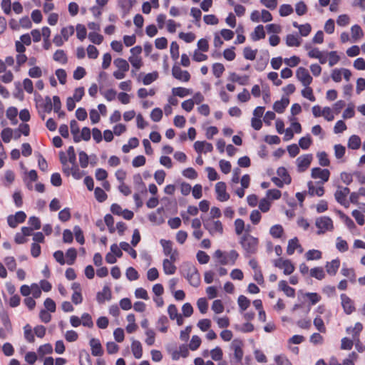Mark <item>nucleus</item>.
Masks as SVG:
<instances>
[{"instance_id": "1", "label": "nucleus", "mask_w": 365, "mask_h": 365, "mask_svg": "<svg viewBox=\"0 0 365 365\" xmlns=\"http://www.w3.org/2000/svg\"><path fill=\"white\" fill-rule=\"evenodd\" d=\"M240 243L245 252L246 257H250L257 252L259 240L250 234L242 235Z\"/></svg>"}, {"instance_id": "2", "label": "nucleus", "mask_w": 365, "mask_h": 365, "mask_svg": "<svg viewBox=\"0 0 365 365\" xmlns=\"http://www.w3.org/2000/svg\"><path fill=\"white\" fill-rule=\"evenodd\" d=\"M203 226L212 236L217 234L221 235L223 233V226L220 220L207 218L203 220Z\"/></svg>"}, {"instance_id": "3", "label": "nucleus", "mask_w": 365, "mask_h": 365, "mask_svg": "<svg viewBox=\"0 0 365 365\" xmlns=\"http://www.w3.org/2000/svg\"><path fill=\"white\" fill-rule=\"evenodd\" d=\"M186 272V278L190 284L193 287H198L200 284V276L197 268L191 264H188L185 270Z\"/></svg>"}, {"instance_id": "4", "label": "nucleus", "mask_w": 365, "mask_h": 365, "mask_svg": "<svg viewBox=\"0 0 365 365\" xmlns=\"http://www.w3.org/2000/svg\"><path fill=\"white\" fill-rule=\"evenodd\" d=\"M161 245L163 249V253L167 257H169V259L172 260H178L179 257V252L177 248L174 247V244L173 242L170 240H161Z\"/></svg>"}, {"instance_id": "5", "label": "nucleus", "mask_w": 365, "mask_h": 365, "mask_svg": "<svg viewBox=\"0 0 365 365\" xmlns=\"http://www.w3.org/2000/svg\"><path fill=\"white\" fill-rule=\"evenodd\" d=\"M315 224L319 229L317 231L318 235H322L327 230H329L333 228L332 220L328 217H322L317 218Z\"/></svg>"}, {"instance_id": "6", "label": "nucleus", "mask_w": 365, "mask_h": 365, "mask_svg": "<svg viewBox=\"0 0 365 365\" xmlns=\"http://www.w3.org/2000/svg\"><path fill=\"white\" fill-rule=\"evenodd\" d=\"M311 176L314 179H320L321 182H317V184L324 183L329 180L330 172L327 169H322L320 168H314L311 171Z\"/></svg>"}, {"instance_id": "7", "label": "nucleus", "mask_w": 365, "mask_h": 365, "mask_svg": "<svg viewBox=\"0 0 365 365\" xmlns=\"http://www.w3.org/2000/svg\"><path fill=\"white\" fill-rule=\"evenodd\" d=\"M296 77L304 86H308L312 82V77L310 76L308 70L304 67H299L297 70Z\"/></svg>"}, {"instance_id": "8", "label": "nucleus", "mask_w": 365, "mask_h": 365, "mask_svg": "<svg viewBox=\"0 0 365 365\" xmlns=\"http://www.w3.org/2000/svg\"><path fill=\"white\" fill-rule=\"evenodd\" d=\"M243 345V342L237 339H234L230 344V349L234 351V357L237 362H240L242 359L244 355Z\"/></svg>"}, {"instance_id": "9", "label": "nucleus", "mask_w": 365, "mask_h": 365, "mask_svg": "<svg viewBox=\"0 0 365 365\" xmlns=\"http://www.w3.org/2000/svg\"><path fill=\"white\" fill-rule=\"evenodd\" d=\"M26 218V215L24 212L18 211L15 215H11L7 217V222L11 227L14 228L18 224L24 222Z\"/></svg>"}, {"instance_id": "10", "label": "nucleus", "mask_w": 365, "mask_h": 365, "mask_svg": "<svg viewBox=\"0 0 365 365\" xmlns=\"http://www.w3.org/2000/svg\"><path fill=\"white\" fill-rule=\"evenodd\" d=\"M215 192L217 195V200L225 202L229 200L230 195L226 192V185L223 182H218L215 185Z\"/></svg>"}, {"instance_id": "11", "label": "nucleus", "mask_w": 365, "mask_h": 365, "mask_svg": "<svg viewBox=\"0 0 365 365\" xmlns=\"http://www.w3.org/2000/svg\"><path fill=\"white\" fill-rule=\"evenodd\" d=\"M173 77L179 81L187 82L190 79V74L187 71H182L179 66H175L172 69Z\"/></svg>"}, {"instance_id": "12", "label": "nucleus", "mask_w": 365, "mask_h": 365, "mask_svg": "<svg viewBox=\"0 0 365 365\" xmlns=\"http://www.w3.org/2000/svg\"><path fill=\"white\" fill-rule=\"evenodd\" d=\"M312 160V155L311 154L299 156L296 160L298 170L299 172H304L310 165Z\"/></svg>"}, {"instance_id": "13", "label": "nucleus", "mask_w": 365, "mask_h": 365, "mask_svg": "<svg viewBox=\"0 0 365 365\" xmlns=\"http://www.w3.org/2000/svg\"><path fill=\"white\" fill-rule=\"evenodd\" d=\"M89 344L91 349V354L94 356H101L103 354L102 345L98 339L92 338Z\"/></svg>"}, {"instance_id": "14", "label": "nucleus", "mask_w": 365, "mask_h": 365, "mask_svg": "<svg viewBox=\"0 0 365 365\" xmlns=\"http://www.w3.org/2000/svg\"><path fill=\"white\" fill-rule=\"evenodd\" d=\"M341 299L344 311L347 314H351L355 309L353 301L345 294H341Z\"/></svg>"}, {"instance_id": "15", "label": "nucleus", "mask_w": 365, "mask_h": 365, "mask_svg": "<svg viewBox=\"0 0 365 365\" xmlns=\"http://www.w3.org/2000/svg\"><path fill=\"white\" fill-rule=\"evenodd\" d=\"M68 162L71 164V170H73V177L75 179H81L83 173L80 170L78 165L76 163V155L67 157Z\"/></svg>"}, {"instance_id": "16", "label": "nucleus", "mask_w": 365, "mask_h": 365, "mask_svg": "<svg viewBox=\"0 0 365 365\" xmlns=\"http://www.w3.org/2000/svg\"><path fill=\"white\" fill-rule=\"evenodd\" d=\"M194 148L198 153H206L211 152L213 149V146L211 143L206 141H196L194 143Z\"/></svg>"}, {"instance_id": "17", "label": "nucleus", "mask_w": 365, "mask_h": 365, "mask_svg": "<svg viewBox=\"0 0 365 365\" xmlns=\"http://www.w3.org/2000/svg\"><path fill=\"white\" fill-rule=\"evenodd\" d=\"M168 312L171 319H176L177 324L178 326L182 325L184 322L182 316L180 314H178V309L175 305H170Z\"/></svg>"}, {"instance_id": "18", "label": "nucleus", "mask_w": 365, "mask_h": 365, "mask_svg": "<svg viewBox=\"0 0 365 365\" xmlns=\"http://www.w3.org/2000/svg\"><path fill=\"white\" fill-rule=\"evenodd\" d=\"M111 299V291L108 286H104L103 290L97 293L96 300L99 304L104 303Z\"/></svg>"}, {"instance_id": "19", "label": "nucleus", "mask_w": 365, "mask_h": 365, "mask_svg": "<svg viewBox=\"0 0 365 365\" xmlns=\"http://www.w3.org/2000/svg\"><path fill=\"white\" fill-rule=\"evenodd\" d=\"M59 160L62 164V170L63 173L67 176L70 175L73 176V170H71V167H70L68 165L67 156L63 151L59 153Z\"/></svg>"}, {"instance_id": "20", "label": "nucleus", "mask_w": 365, "mask_h": 365, "mask_svg": "<svg viewBox=\"0 0 365 365\" xmlns=\"http://www.w3.org/2000/svg\"><path fill=\"white\" fill-rule=\"evenodd\" d=\"M177 260H172L171 259H165L163 260V271L165 274H173L176 272L177 267L174 263Z\"/></svg>"}, {"instance_id": "21", "label": "nucleus", "mask_w": 365, "mask_h": 365, "mask_svg": "<svg viewBox=\"0 0 365 365\" xmlns=\"http://www.w3.org/2000/svg\"><path fill=\"white\" fill-rule=\"evenodd\" d=\"M350 193V190L347 187L338 186L334 193V197L337 202L346 199L347 195Z\"/></svg>"}, {"instance_id": "22", "label": "nucleus", "mask_w": 365, "mask_h": 365, "mask_svg": "<svg viewBox=\"0 0 365 365\" xmlns=\"http://www.w3.org/2000/svg\"><path fill=\"white\" fill-rule=\"evenodd\" d=\"M340 266V260L339 259H333L327 262L325 267L327 272L330 275H335Z\"/></svg>"}, {"instance_id": "23", "label": "nucleus", "mask_w": 365, "mask_h": 365, "mask_svg": "<svg viewBox=\"0 0 365 365\" xmlns=\"http://www.w3.org/2000/svg\"><path fill=\"white\" fill-rule=\"evenodd\" d=\"M286 44L289 47L299 46L302 38L297 34H288L285 38Z\"/></svg>"}, {"instance_id": "24", "label": "nucleus", "mask_w": 365, "mask_h": 365, "mask_svg": "<svg viewBox=\"0 0 365 365\" xmlns=\"http://www.w3.org/2000/svg\"><path fill=\"white\" fill-rule=\"evenodd\" d=\"M279 289L284 292V293L289 297H294L295 296V290L294 288L289 287L287 282L284 280H281L279 282Z\"/></svg>"}, {"instance_id": "25", "label": "nucleus", "mask_w": 365, "mask_h": 365, "mask_svg": "<svg viewBox=\"0 0 365 365\" xmlns=\"http://www.w3.org/2000/svg\"><path fill=\"white\" fill-rule=\"evenodd\" d=\"M131 350L133 356L136 359H140L143 356V348L139 341L133 340L131 344Z\"/></svg>"}, {"instance_id": "26", "label": "nucleus", "mask_w": 365, "mask_h": 365, "mask_svg": "<svg viewBox=\"0 0 365 365\" xmlns=\"http://www.w3.org/2000/svg\"><path fill=\"white\" fill-rule=\"evenodd\" d=\"M308 185V192L310 195H317L319 197H321L324 193V190L322 186H319L318 187H316L313 183V182L310 181L307 184Z\"/></svg>"}, {"instance_id": "27", "label": "nucleus", "mask_w": 365, "mask_h": 365, "mask_svg": "<svg viewBox=\"0 0 365 365\" xmlns=\"http://www.w3.org/2000/svg\"><path fill=\"white\" fill-rule=\"evenodd\" d=\"M265 35L264 26L262 25H258L251 34V38L253 41H257L259 39L264 38Z\"/></svg>"}, {"instance_id": "28", "label": "nucleus", "mask_w": 365, "mask_h": 365, "mask_svg": "<svg viewBox=\"0 0 365 365\" xmlns=\"http://www.w3.org/2000/svg\"><path fill=\"white\" fill-rule=\"evenodd\" d=\"M53 58L55 61L61 64H66L68 61L67 55L62 49L56 50L53 53Z\"/></svg>"}, {"instance_id": "29", "label": "nucleus", "mask_w": 365, "mask_h": 365, "mask_svg": "<svg viewBox=\"0 0 365 365\" xmlns=\"http://www.w3.org/2000/svg\"><path fill=\"white\" fill-rule=\"evenodd\" d=\"M71 132L73 135V140L76 143L81 141V138L78 135L80 129L78 124L76 120H71L70 122Z\"/></svg>"}, {"instance_id": "30", "label": "nucleus", "mask_w": 365, "mask_h": 365, "mask_svg": "<svg viewBox=\"0 0 365 365\" xmlns=\"http://www.w3.org/2000/svg\"><path fill=\"white\" fill-rule=\"evenodd\" d=\"M298 248H301V245L299 243L298 239L297 237H294L293 239L289 240L288 242L287 253L289 255H292Z\"/></svg>"}, {"instance_id": "31", "label": "nucleus", "mask_w": 365, "mask_h": 365, "mask_svg": "<svg viewBox=\"0 0 365 365\" xmlns=\"http://www.w3.org/2000/svg\"><path fill=\"white\" fill-rule=\"evenodd\" d=\"M172 93L173 96H176L180 98L185 97L192 93V91L189 88H182V87H177L173 88L172 90Z\"/></svg>"}, {"instance_id": "32", "label": "nucleus", "mask_w": 365, "mask_h": 365, "mask_svg": "<svg viewBox=\"0 0 365 365\" xmlns=\"http://www.w3.org/2000/svg\"><path fill=\"white\" fill-rule=\"evenodd\" d=\"M135 189L138 190V193H141L142 195L147 194V188L145 185L142 181V179L140 175L135 176Z\"/></svg>"}, {"instance_id": "33", "label": "nucleus", "mask_w": 365, "mask_h": 365, "mask_svg": "<svg viewBox=\"0 0 365 365\" xmlns=\"http://www.w3.org/2000/svg\"><path fill=\"white\" fill-rule=\"evenodd\" d=\"M351 33L354 41H356L364 36V32L359 25H354L351 29Z\"/></svg>"}, {"instance_id": "34", "label": "nucleus", "mask_w": 365, "mask_h": 365, "mask_svg": "<svg viewBox=\"0 0 365 365\" xmlns=\"http://www.w3.org/2000/svg\"><path fill=\"white\" fill-rule=\"evenodd\" d=\"M361 146V139L358 135H351L348 141V147L353 150L359 149Z\"/></svg>"}, {"instance_id": "35", "label": "nucleus", "mask_w": 365, "mask_h": 365, "mask_svg": "<svg viewBox=\"0 0 365 365\" xmlns=\"http://www.w3.org/2000/svg\"><path fill=\"white\" fill-rule=\"evenodd\" d=\"M66 257L67 258L66 263L69 265L73 264L77 257L76 250L75 248H69L66 252Z\"/></svg>"}, {"instance_id": "36", "label": "nucleus", "mask_w": 365, "mask_h": 365, "mask_svg": "<svg viewBox=\"0 0 365 365\" xmlns=\"http://www.w3.org/2000/svg\"><path fill=\"white\" fill-rule=\"evenodd\" d=\"M288 104H289L288 99H285V100L282 99V101H276L274 103L273 108L276 112H277L279 113H282L284 112V109L288 106Z\"/></svg>"}, {"instance_id": "37", "label": "nucleus", "mask_w": 365, "mask_h": 365, "mask_svg": "<svg viewBox=\"0 0 365 365\" xmlns=\"http://www.w3.org/2000/svg\"><path fill=\"white\" fill-rule=\"evenodd\" d=\"M284 232V229L280 225H275L270 228L269 233L274 238H280Z\"/></svg>"}, {"instance_id": "38", "label": "nucleus", "mask_w": 365, "mask_h": 365, "mask_svg": "<svg viewBox=\"0 0 365 365\" xmlns=\"http://www.w3.org/2000/svg\"><path fill=\"white\" fill-rule=\"evenodd\" d=\"M94 195L96 200L99 202L106 201L108 197V195L105 191L99 187H96L94 190Z\"/></svg>"}, {"instance_id": "39", "label": "nucleus", "mask_w": 365, "mask_h": 365, "mask_svg": "<svg viewBox=\"0 0 365 365\" xmlns=\"http://www.w3.org/2000/svg\"><path fill=\"white\" fill-rule=\"evenodd\" d=\"M120 247L123 250L127 252L132 258L135 259L137 257V252L132 248L128 242H121L120 243Z\"/></svg>"}, {"instance_id": "40", "label": "nucleus", "mask_w": 365, "mask_h": 365, "mask_svg": "<svg viewBox=\"0 0 365 365\" xmlns=\"http://www.w3.org/2000/svg\"><path fill=\"white\" fill-rule=\"evenodd\" d=\"M277 173L280 177V178L284 180L285 184L288 185L291 182V177L284 167L279 168L277 170Z\"/></svg>"}, {"instance_id": "41", "label": "nucleus", "mask_w": 365, "mask_h": 365, "mask_svg": "<svg viewBox=\"0 0 365 365\" xmlns=\"http://www.w3.org/2000/svg\"><path fill=\"white\" fill-rule=\"evenodd\" d=\"M307 260L319 259L322 257V252L317 250H310L305 254Z\"/></svg>"}, {"instance_id": "42", "label": "nucleus", "mask_w": 365, "mask_h": 365, "mask_svg": "<svg viewBox=\"0 0 365 365\" xmlns=\"http://www.w3.org/2000/svg\"><path fill=\"white\" fill-rule=\"evenodd\" d=\"M24 337L26 340L29 343H33L35 341L34 335L32 332L31 327L29 324H26L24 327Z\"/></svg>"}, {"instance_id": "43", "label": "nucleus", "mask_w": 365, "mask_h": 365, "mask_svg": "<svg viewBox=\"0 0 365 365\" xmlns=\"http://www.w3.org/2000/svg\"><path fill=\"white\" fill-rule=\"evenodd\" d=\"M201 339L197 335H193L189 343V349L192 351L197 350L201 344Z\"/></svg>"}, {"instance_id": "44", "label": "nucleus", "mask_w": 365, "mask_h": 365, "mask_svg": "<svg viewBox=\"0 0 365 365\" xmlns=\"http://www.w3.org/2000/svg\"><path fill=\"white\" fill-rule=\"evenodd\" d=\"M74 34V27L73 26H69L66 27H63L61 30V35L63 36V40L67 41L70 36H71Z\"/></svg>"}, {"instance_id": "45", "label": "nucleus", "mask_w": 365, "mask_h": 365, "mask_svg": "<svg viewBox=\"0 0 365 365\" xmlns=\"http://www.w3.org/2000/svg\"><path fill=\"white\" fill-rule=\"evenodd\" d=\"M115 66L118 70H123V71H128L129 70L128 63L123 58H117L114 61Z\"/></svg>"}, {"instance_id": "46", "label": "nucleus", "mask_w": 365, "mask_h": 365, "mask_svg": "<svg viewBox=\"0 0 365 365\" xmlns=\"http://www.w3.org/2000/svg\"><path fill=\"white\" fill-rule=\"evenodd\" d=\"M211 320L209 319H200L197 324V327L202 331H207L210 329L211 327Z\"/></svg>"}, {"instance_id": "47", "label": "nucleus", "mask_w": 365, "mask_h": 365, "mask_svg": "<svg viewBox=\"0 0 365 365\" xmlns=\"http://www.w3.org/2000/svg\"><path fill=\"white\" fill-rule=\"evenodd\" d=\"M310 275L317 279H322L325 277L324 272L322 267H314L311 269Z\"/></svg>"}, {"instance_id": "48", "label": "nucleus", "mask_w": 365, "mask_h": 365, "mask_svg": "<svg viewBox=\"0 0 365 365\" xmlns=\"http://www.w3.org/2000/svg\"><path fill=\"white\" fill-rule=\"evenodd\" d=\"M18 115V110L15 107H9L6 110V117L9 118L11 121H12L13 123H16V116Z\"/></svg>"}, {"instance_id": "49", "label": "nucleus", "mask_w": 365, "mask_h": 365, "mask_svg": "<svg viewBox=\"0 0 365 365\" xmlns=\"http://www.w3.org/2000/svg\"><path fill=\"white\" fill-rule=\"evenodd\" d=\"M247 76L241 77L235 73H231L229 76V80L232 82H237L240 85H245L247 83Z\"/></svg>"}, {"instance_id": "50", "label": "nucleus", "mask_w": 365, "mask_h": 365, "mask_svg": "<svg viewBox=\"0 0 365 365\" xmlns=\"http://www.w3.org/2000/svg\"><path fill=\"white\" fill-rule=\"evenodd\" d=\"M87 31L84 25L77 24L76 26V36L80 41H83L86 38Z\"/></svg>"}, {"instance_id": "51", "label": "nucleus", "mask_w": 365, "mask_h": 365, "mask_svg": "<svg viewBox=\"0 0 365 365\" xmlns=\"http://www.w3.org/2000/svg\"><path fill=\"white\" fill-rule=\"evenodd\" d=\"M210 355L214 361H220L222 358V350L220 347L217 346L210 351Z\"/></svg>"}, {"instance_id": "52", "label": "nucleus", "mask_w": 365, "mask_h": 365, "mask_svg": "<svg viewBox=\"0 0 365 365\" xmlns=\"http://www.w3.org/2000/svg\"><path fill=\"white\" fill-rule=\"evenodd\" d=\"M89 40L97 45L101 44L103 41V36L96 32H91L88 34Z\"/></svg>"}, {"instance_id": "53", "label": "nucleus", "mask_w": 365, "mask_h": 365, "mask_svg": "<svg viewBox=\"0 0 365 365\" xmlns=\"http://www.w3.org/2000/svg\"><path fill=\"white\" fill-rule=\"evenodd\" d=\"M12 129L10 128H6L2 130L1 136L4 143H8L11 141L12 138Z\"/></svg>"}, {"instance_id": "54", "label": "nucleus", "mask_w": 365, "mask_h": 365, "mask_svg": "<svg viewBox=\"0 0 365 365\" xmlns=\"http://www.w3.org/2000/svg\"><path fill=\"white\" fill-rule=\"evenodd\" d=\"M237 302L242 311L246 310L250 304V301L244 295H240L238 297Z\"/></svg>"}, {"instance_id": "55", "label": "nucleus", "mask_w": 365, "mask_h": 365, "mask_svg": "<svg viewBox=\"0 0 365 365\" xmlns=\"http://www.w3.org/2000/svg\"><path fill=\"white\" fill-rule=\"evenodd\" d=\"M312 141L311 137L308 135L305 137H302L299 140V145L303 150H307L311 145Z\"/></svg>"}, {"instance_id": "56", "label": "nucleus", "mask_w": 365, "mask_h": 365, "mask_svg": "<svg viewBox=\"0 0 365 365\" xmlns=\"http://www.w3.org/2000/svg\"><path fill=\"white\" fill-rule=\"evenodd\" d=\"M257 53V50H252L250 47H245L243 51L244 57L247 60L253 61Z\"/></svg>"}, {"instance_id": "57", "label": "nucleus", "mask_w": 365, "mask_h": 365, "mask_svg": "<svg viewBox=\"0 0 365 365\" xmlns=\"http://www.w3.org/2000/svg\"><path fill=\"white\" fill-rule=\"evenodd\" d=\"M314 325L319 331H320L322 333L326 332V331H327L326 327L324 325V323L322 319L320 317H317L314 319Z\"/></svg>"}, {"instance_id": "58", "label": "nucleus", "mask_w": 365, "mask_h": 365, "mask_svg": "<svg viewBox=\"0 0 365 365\" xmlns=\"http://www.w3.org/2000/svg\"><path fill=\"white\" fill-rule=\"evenodd\" d=\"M197 306L202 314H205L208 309V303L205 298H200L197 302Z\"/></svg>"}, {"instance_id": "59", "label": "nucleus", "mask_w": 365, "mask_h": 365, "mask_svg": "<svg viewBox=\"0 0 365 365\" xmlns=\"http://www.w3.org/2000/svg\"><path fill=\"white\" fill-rule=\"evenodd\" d=\"M79 163L81 168H86L88 165V155L84 151H80L78 153Z\"/></svg>"}, {"instance_id": "60", "label": "nucleus", "mask_w": 365, "mask_h": 365, "mask_svg": "<svg viewBox=\"0 0 365 365\" xmlns=\"http://www.w3.org/2000/svg\"><path fill=\"white\" fill-rule=\"evenodd\" d=\"M225 71V67L222 63H215L212 66V72L215 77L220 78Z\"/></svg>"}, {"instance_id": "61", "label": "nucleus", "mask_w": 365, "mask_h": 365, "mask_svg": "<svg viewBox=\"0 0 365 365\" xmlns=\"http://www.w3.org/2000/svg\"><path fill=\"white\" fill-rule=\"evenodd\" d=\"M336 240V247L339 252H344L348 250L349 246L346 240L340 237H337Z\"/></svg>"}, {"instance_id": "62", "label": "nucleus", "mask_w": 365, "mask_h": 365, "mask_svg": "<svg viewBox=\"0 0 365 365\" xmlns=\"http://www.w3.org/2000/svg\"><path fill=\"white\" fill-rule=\"evenodd\" d=\"M279 12L281 16H287L293 13V8L289 4H283L280 6Z\"/></svg>"}, {"instance_id": "63", "label": "nucleus", "mask_w": 365, "mask_h": 365, "mask_svg": "<svg viewBox=\"0 0 365 365\" xmlns=\"http://www.w3.org/2000/svg\"><path fill=\"white\" fill-rule=\"evenodd\" d=\"M81 324L84 327L91 328L93 327V322L91 316L88 313H84L81 317Z\"/></svg>"}, {"instance_id": "64", "label": "nucleus", "mask_w": 365, "mask_h": 365, "mask_svg": "<svg viewBox=\"0 0 365 365\" xmlns=\"http://www.w3.org/2000/svg\"><path fill=\"white\" fill-rule=\"evenodd\" d=\"M55 74L58 78L59 83L64 85L66 83L67 74L64 69L58 68L56 71Z\"/></svg>"}]
</instances>
